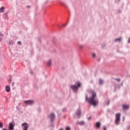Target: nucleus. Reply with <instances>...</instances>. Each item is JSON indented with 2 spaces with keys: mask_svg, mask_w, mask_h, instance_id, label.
Returning <instances> with one entry per match:
<instances>
[{
  "mask_svg": "<svg viewBox=\"0 0 130 130\" xmlns=\"http://www.w3.org/2000/svg\"><path fill=\"white\" fill-rule=\"evenodd\" d=\"M108 105H109V101L108 103Z\"/></svg>",
  "mask_w": 130,
  "mask_h": 130,
  "instance_id": "29",
  "label": "nucleus"
},
{
  "mask_svg": "<svg viewBox=\"0 0 130 130\" xmlns=\"http://www.w3.org/2000/svg\"><path fill=\"white\" fill-rule=\"evenodd\" d=\"M121 38H119V39H116L115 40V41L116 42V41H118L119 42H120V41H121Z\"/></svg>",
  "mask_w": 130,
  "mask_h": 130,
  "instance_id": "14",
  "label": "nucleus"
},
{
  "mask_svg": "<svg viewBox=\"0 0 130 130\" xmlns=\"http://www.w3.org/2000/svg\"><path fill=\"white\" fill-rule=\"evenodd\" d=\"M86 101H88V95H86Z\"/></svg>",
  "mask_w": 130,
  "mask_h": 130,
  "instance_id": "22",
  "label": "nucleus"
},
{
  "mask_svg": "<svg viewBox=\"0 0 130 130\" xmlns=\"http://www.w3.org/2000/svg\"><path fill=\"white\" fill-rule=\"evenodd\" d=\"M92 94V96L88 100V103L90 104L93 106H96L98 104V100L96 99V92L93 90H90Z\"/></svg>",
  "mask_w": 130,
  "mask_h": 130,
  "instance_id": "1",
  "label": "nucleus"
},
{
  "mask_svg": "<svg viewBox=\"0 0 130 130\" xmlns=\"http://www.w3.org/2000/svg\"><path fill=\"white\" fill-rule=\"evenodd\" d=\"M30 74L31 75H33V73H32V72H30Z\"/></svg>",
  "mask_w": 130,
  "mask_h": 130,
  "instance_id": "26",
  "label": "nucleus"
},
{
  "mask_svg": "<svg viewBox=\"0 0 130 130\" xmlns=\"http://www.w3.org/2000/svg\"><path fill=\"white\" fill-rule=\"evenodd\" d=\"M9 43L10 45H13V44H14V42L13 41H10Z\"/></svg>",
  "mask_w": 130,
  "mask_h": 130,
  "instance_id": "15",
  "label": "nucleus"
},
{
  "mask_svg": "<svg viewBox=\"0 0 130 130\" xmlns=\"http://www.w3.org/2000/svg\"><path fill=\"white\" fill-rule=\"evenodd\" d=\"M81 113H82V112L81 111V110H78L76 113V114L77 116H78V117L80 118V116H81Z\"/></svg>",
  "mask_w": 130,
  "mask_h": 130,
  "instance_id": "5",
  "label": "nucleus"
},
{
  "mask_svg": "<svg viewBox=\"0 0 130 130\" xmlns=\"http://www.w3.org/2000/svg\"><path fill=\"white\" fill-rule=\"evenodd\" d=\"M119 121H120V114H116L115 121L116 124H119Z\"/></svg>",
  "mask_w": 130,
  "mask_h": 130,
  "instance_id": "3",
  "label": "nucleus"
},
{
  "mask_svg": "<svg viewBox=\"0 0 130 130\" xmlns=\"http://www.w3.org/2000/svg\"><path fill=\"white\" fill-rule=\"evenodd\" d=\"M48 66H51V60H49L48 61Z\"/></svg>",
  "mask_w": 130,
  "mask_h": 130,
  "instance_id": "17",
  "label": "nucleus"
},
{
  "mask_svg": "<svg viewBox=\"0 0 130 130\" xmlns=\"http://www.w3.org/2000/svg\"><path fill=\"white\" fill-rule=\"evenodd\" d=\"M128 43H130V38H128Z\"/></svg>",
  "mask_w": 130,
  "mask_h": 130,
  "instance_id": "23",
  "label": "nucleus"
},
{
  "mask_svg": "<svg viewBox=\"0 0 130 130\" xmlns=\"http://www.w3.org/2000/svg\"><path fill=\"white\" fill-rule=\"evenodd\" d=\"M4 11H5V6H3L0 8V13H4Z\"/></svg>",
  "mask_w": 130,
  "mask_h": 130,
  "instance_id": "12",
  "label": "nucleus"
},
{
  "mask_svg": "<svg viewBox=\"0 0 130 130\" xmlns=\"http://www.w3.org/2000/svg\"><path fill=\"white\" fill-rule=\"evenodd\" d=\"M91 118H92V117H89V118H88V120H90V119H91Z\"/></svg>",
  "mask_w": 130,
  "mask_h": 130,
  "instance_id": "24",
  "label": "nucleus"
},
{
  "mask_svg": "<svg viewBox=\"0 0 130 130\" xmlns=\"http://www.w3.org/2000/svg\"><path fill=\"white\" fill-rule=\"evenodd\" d=\"M79 87H81V83H78L77 86L71 85L70 86V88H71V89H72V90H73V91H77V90H78V88H79Z\"/></svg>",
  "mask_w": 130,
  "mask_h": 130,
  "instance_id": "2",
  "label": "nucleus"
},
{
  "mask_svg": "<svg viewBox=\"0 0 130 130\" xmlns=\"http://www.w3.org/2000/svg\"><path fill=\"white\" fill-rule=\"evenodd\" d=\"M104 130H106V127H104Z\"/></svg>",
  "mask_w": 130,
  "mask_h": 130,
  "instance_id": "25",
  "label": "nucleus"
},
{
  "mask_svg": "<svg viewBox=\"0 0 130 130\" xmlns=\"http://www.w3.org/2000/svg\"><path fill=\"white\" fill-rule=\"evenodd\" d=\"M6 90L7 91V92H10L11 88H10V86H6Z\"/></svg>",
  "mask_w": 130,
  "mask_h": 130,
  "instance_id": "11",
  "label": "nucleus"
},
{
  "mask_svg": "<svg viewBox=\"0 0 130 130\" xmlns=\"http://www.w3.org/2000/svg\"><path fill=\"white\" fill-rule=\"evenodd\" d=\"M99 84L103 85V80H102V79H99Z\"/></svg>",
  "mask_w": 130,
  "mask_h": 130,
  "instance_id": "13",
  "label": "nucleus"
},
{
  "mask_svg": "<svg viewBox=\"0 0 130 130\" xmlns=\"http://www.w3.org/2000/svg\"><path fill=\"white\" fill-rule=\"evenodd\" d=\"M3 126H4V124H3V123L0 122V127H1V128H3Z\"/></svg>",
  "mask_w": 130,
  "mask_h": 130,
  "instance_id": "16",
  "label": "nucleus"
},
{
  "mask_svg": "<svg viewBox=\"0 0 130 130\" xmlns=\"http://www.w3.org/2000/svg\"><path fill=\"white\" fill-rule=\"evenodd\" d=\"M18 44H20V45H22V42H21V41H18Z\"/></svg>",
  "mask_w": 130,
  "mask_h": 130,
  "instance_id": "21",
  "label": "nucleus"
},
{
  "mask_svg": "<svg viewBox=\"0 0 130 130\" xmlns=\"http://www.w3.org/2000/svg\"><path fill=\"white\" fill-rule=\"evenodd\" d=\"M9 77H10V78L9 79V82L12 83V77H11V75H9Z\"/></svg>",
  "mask_w": 130,
  "mask_h": 130,
  "instance_id": "18",
  "label": "nucleus"
},
{
  "mask_svg": "<svg viewBox=\"0 0 130 130\" xmlns=\"http://www.w3.org/2000/svg\"><path fill=\"white\" fill-rule=\"evenodd\" d=\"M101 125V123H100V122H97L96 123V126L97 128H100Z\"/></svg>",
  "mask_w": 130,
  "mask_h": 130,
  "instance_id": "9",
  "label": "nucleus"
},
{
  "mask_svg": "<svg viewBox=\"0 0 130 130\" xmlns=\"http://www.w3.org/2000/svg\"><path fill=\"white\" fill-rule=\"evenodd\" d=\"M118 81H120V79H118Z\"/></svg>",
  "mask_w": 130,
  "mask_h": 130,
  "instance_id": "31",
  "label": "nucleus"
},
{
  "mask_svg": "<svg viewBox=\"0 0 130 130\" xmlns=\"http://www.w3.org/2000/svg\"><path fill=\"white\" fill-rule=\"evenodd\" d=\"M92 56H93V57H96V54L93 53L92 54Z\"/></svg>",
  "mask_w": 130,
  "mask_h": 130,
  "instance_id": "20",
  "label": "nucleus"
},
{
  "mask_svg": "<svg viewBox=\"0 0 130 130\" xmlns=\"http://www.w3.org/2000/svg\"><path fill=\"white\" fill-rule=\"evenodd\" d=\"M24 103H25V104H28V105H31V104H32V102H31V101H24Z\"/></svg>",
  "mask_w": 130,
  "mask_h": 130,
  "instance_id": "7",
  "label": "nucleus"
},
{
  "mask_svg": "<svg viewBox=\"0 0 130 130\" xmlns=\"http://www.w3.org/2000/svg\"><path fill=\"white\" fill-rule=\"evenodd\" d=\"M14 82L12 83V86H14Z\"/></svg>",
  "mask_w": 130,
  "mask_h": 130,
  "instance_id": "27",
  "label": "nucleus"
},
{
  "mask_svg": "<svg viewBox=\"0 0 130 130\" xmlns=\"http://www.w3.org/2000/svg\"><path fill=\"white\" fill-rule=\"evenodd\" d=\"M21 127L23 130H28V127H29V126L27 123H23L21 124Z\"/></svg>",
  "mask_w": 130,
  "mask_h": 130,
  "instance_id": "4",
  "label": "nucleus"
},
{
  "mask_svg": "<svg viewBox=\"0 0 130 130\" xmlns=\"http://www.w3.org/2000/svg\"><path fill=\"white\" fill-rule=\"evenodd\" d=\"M63 26L64 27V26H66V24H64V25H63Z\"/></svg>",
  "mask_w": 130,
  "mask_h": 130,
  "instance_id": "30",
  "label": "nucleus"
},
{
  "mask_svg": "<svg viewBox=\"0 0 130 130\" xmlns=\"http://www.w3.org/2000/svg\"><path fill=\"white\" fill-rule=\"evenodd\" d=\"M49 117L51 120H53L55 118V115L54 113H52L49 116Z\"/></svg>",
  "mask_w": 130,
  "mask_h": 130,
  "instance_id": "6",
  "label": "nucleus"
},
{
  "mask_svg": "<svg viewBox=\"0 0 130 130\" xmlns=\"http://www.w3.org/2000/svg\"><path fill=\"white\" fill-rule=\"evenodd\" d=\"M83 48V46H81L80 48Z\"/></svg>",
  "mask_w": 130,
  "mask_h": 130,
  "instance_id": "28",
  "label": "nucleus"
},
{
  "mask_svg": "<svg viewBox=\"0 0 130 130\" xmlns=\"http://www.w3.org/2000/svg\"><path fill=\"white\" fill-rule=\"evenodd\" d=\"M123 108H124V109H128V108H129V106L127 105H123Z\"/></svg>",
  "mask_w": 130,
  "mask_h": 130,
  "instance_id": "10",
  "label": "nucleus"
},
{
  "mask_svg": "<svg viewBox=\"0 0 130 130\" xmlns=\"http://www.w3.org/2000/svg\"><path fill=\"white\" fill-rule=\"evenodd\" d=\"M9 129H13L14 130V125H13V123H9Z\"/></svg>",
  "mask_w": 130,
  "mask_h": 130,
  "instance_id": "8",
  "label": "nucleus"
},
{
  "mask_svg": "<svg viewBox=\"0 0 130 130\" xmlns=\"http://www.w3.org/2000/svg\"><path fill=\"white\" fill-rule=\"evenodd\" d=\"M66 130H71V127H66Z\"/></svg>",
  "mask_w": 130,
  "mask_h": 130,
  "instance_id": "19",
  "label": "nucleus"
}]
</instances>
